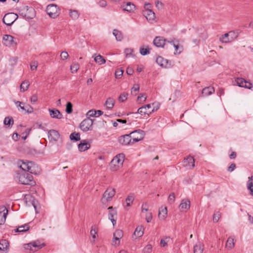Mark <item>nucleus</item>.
I'll return each instance as SVG.
<instances>
[{"label": "nucleus", "mask_w": 253, "mask_h": 253, "mask_svg": "<svg viewBox=\"0 0 253 253\" xmlns=\"http://www.w3.org/2000/svg\"><path fill=\"white\" fill-rule=\"evenodd\" d=\"M226 247L229 249H232L234 247V239L229 237L226 243Z\"/></svg>", "instance_id": "4c0bfd02"}, {"label": "nucleus", "mask_w": 253, "mask_h": 253, "mask_svg": "<svg viewBox=\"0 0 253 253\" xmlns=\"http://www.w3.org/2000/svg\"><path fill=\"white\" fill-rule=\"evenodd\" d=\"M123 73H124V71L123 70L118 69L115 72V74L116 78H120L122 76Z\"/></svg>", "instance_id": "6e6d98bb"}, {"label": "nucleus", "mask_w": 253, "mask_h": 253, "mask_svg": "<svg viewBox=\"0 0 253 253\" xmlns=\"http://www.w3.org/2000/svg\"><path fill=\"white\" fill-rule=\"evenodd\" d=\"M14 121L12 117H5L4 120V124L8 126V127L12 126L13 125Z\"/></svg>", "instance_id": "c9c22d12"}, {"label": "nucleus", "mask_w": 253, "mask_h": 253, "mask_svg": "<svg viewBox=\"0 0 253 253\" xmlns=\"http://www.w3.org/2000/svg\"><path fill=\"white\" fill-rule=\"evenodd\" d=\"M184 163H186V166L194 168L195 166V160L192 156H188L186 159H184Z\"/></svg>", "instance_id": "c85d7f7f"}, {"label": "nucleus", "mask_w": 253, "mask_h": 253, "mask_svg": "<svg viewBox=\"0 0 253 253\" xmlns=\"http://www.w3.org/2000/svg\"><path fill=\"white\" fill-rule=\"evenodd\" d=\"M236 168V165L234 163H232L228 168V171L229 172L233 171Z\"/></svg>", "instance_id": "774afa93"}, {"label": "nucleus", "mask_w": 253, "mask_h": 253, "mask_svg": "<svg viewBox=\"0 0 253 253\" xmlns=\"http://www.w3.org/2000/svg\"><path fill=\"white\" fill-rule=\"evenodd\" d=\"M221 217V213L219 211H217L213 214V221L214 222H217Z\"/></svg>", "instance_id": "8fccbe9b"}, {"label": "nucleus", "mask_w": 253, "mask_h": 253, "mask_svg": "<svg viewBox=\"0 0 253 253\" xmlns=\"http://www.w3.org/2000/svg\"><path fill=\"white\" fill-rule=\"evenodd\" d=\"M109 211L108 218L111 221L113 226L116 224V218L117 216V211L113 208V207H109L108 208Z\"/></svg>", "instance_id": "ddd939ff"}, {"label": "nucleus", "mask_w": 253, "mask_h": 253, "mask_svg": "<svg viewBox=\"0 0 253 253\" xmlns=\"http://www.w3.org/2000/svg\"><path fill=\"white\" fill-rule=\"evenodd\" d=\"M113 35L115 36L116 39L118 41H121L123 40V37L121 31L114 29L113 31Z\"/></svg>", "instance_id": "72a5a7b5"}, {"label": "nucleus", "mask_w": 253, "mask_h": 253, "mask_svg": "<svg viewBox=\"0 0 253 253\" xmlns=\"http://www.w3.org/2000/svg\"><path fill=\"white\" fill-rule=\"evenodd\" d=\"M8 246V242L6 240H1L0 241V250L4 251L6 250Z\"/></svg>", "instance_id": "e433bc0d"}, {"label": "nucleus", "mask_w": 253, "mask_h": 253, "mask_svg": "<svg viewBox=\"0 0 253 253\" xmlns=\"http://www.w3.org/2000/svg\"><path fill=\"white\" fill-rule=\"evenodd\" d=\"M113 236L118 237V238H122L123 236V232L121 230H117L113 234Z\"/></svg>", "instance_id": "3c124183"}, {"label": "nucleus", "mask_w": 253, "mask_h": 253, "mask_svg": "<svg viewBox=\"0 0 253 253\" xmlns=\"http://www.w3.org/2000/svg\"><path fill=\"white\" fill-rule=\"evenodd\" d=\"M115 189L114 188L109 187L107 189L103 194L102 198V201L103 203L106 199L107 201H110L115 194Z\"/></svg>", "instance_id": "f8f14e48"}, {"label": "nucleus", "mask_w": 253, "mask_h": 253, "mask_svg": "<svg viewBox=\"0 0 253 253\" xmlns=\"http://www.w3.org/2000/svg\"><path fill=\"white\" fill-rule=\"evenodd\" d=\"M95 115H96V113H95V111L92 110H89L87 113V115L90 117H95Z\"/></svg>", "instance_id": "338daca9"}, {"label": "nucleus", "mask_w": 253, "mask_h": 253, "mask_svg": "<svg viewBox=\"0 0 253 253\" xmlns=\"http://www.w3.org/2000/svg\"><path fill=\"white\" fill-rule=\"evenodd\" d=\"M97 230L95 229V228H93V227L92 226L91 227L90 233V235L93 239H95L96 238V234H97Z\"/></svg>", "instance_id": "bf43d9fd"}, {"label": "nucleus", "mask_w": 253, "mask_h": 253, "mask_svg": "<svg viewBox=\"0 0 253 253\" xmlns=\"http://www.w3.org/2000/svg\"><path fill=\"white\" fill-rule=\"evenodd\" d=\"M139 90V86L138 84H135L131 88V93H133V92H135L134 95H136L137 94V92H138Z\"/></svg>", "instance_id": "5fc2aeb1"}, {"label": "nucleus", "mask_w": 253, "mask_h": 253, "mask_svg": "<svg viewBox=\"0 0 253 253\" xmlns=\"http://www.w3.org/2000/svg\"><path fill=\"white\" fill-rule=\"evenodd\" d=\"M214 92V87L211 86L205 87L202 91V94L203 96H206L211 95Z\"/></svg>", "instance_id": "5701e85b"}, {"label": "nucleus", "mask_w": 253, "mask_h": 253, "mask_svg": "<svg viewBox=\"0 0 253 253\" xmlns=\"http://www.w3.org/2000/svg\"><path fill=\"white\" fill-rule=\"evenodd\" d=\"M156 6L159 9H161L164 7V4L160 1L157 0L156 3Z\"/></svg>", "instance_id": "0e129e2a"}, {"label": "nucleus", "mask_w": 253, "mask_h": 253, "mask_svg": "<svg viewBox=\"0 0 253 253\" xmlns=\"http://www.w3.org/2000/svg\"><path fill=\"white\" fill-rule=\"evenodd\" d=\"M118 141L122 145H127L132 144L131 136L130 134H127L119 137Z\"/></svg>", "instance_id": "9d476101"}, {"label": "nucleus", "mask_w": 253, "mask_h": 253, "mask_svg": "<svg viewBox=\"0 0 253 253\" xmlns=\"http://www.w3.org/2000/svg\"><path fill=\"white\" fill-rule=\"evenodd\" d=\"M24 111L27 113H32L33 112V108L31 107V105L29 104L25 105Z\"/></svg>", "instance_id": "864d4df0"}, {"label": "nucleus", "mask_w": 253, "mask_h": 253, "mask_svg": "<svg viewBox=\"0 0 253 253\" xmlns=\"http://www.w3.org/2000/svg\"><path fill=\"white\" fill-rule=\"evenodd\" d=\"M144 227L142 225H139L137 226L133 233V235L137 237H141L144 234Z\"/></svg>", "instance_id": "393cba45"}, {"label": "nucleus", "mask_w": 253, "mask_h": 253, "mask_svg": "<svg viewBox=\"0 0 253 253\" xmlns=\"http://www.w3.org/2000/svg\"><path fill=\"white\" fill-rule=\"evenodd\" d=\"M50 116L53 118L60 119L62 118V114L57 109H49Z\"/></svg>", "instance_id": "412c9836"}, {"label": "nucleus", "mask_w": 253, "mask_h": 253, "mask_svg": "<svg viewBox=\"0 0 253 253\" xmlns=\"http://www.w3.org/2000/svg\"><path fill=\"white\" fill-rule=\"evenodd\" d=\"M133 52V50L130 48H126L125 50L126 57L130 56Z\"/></svg>", "instance_id": "052dcab7"}, {"label": "nucleus", "mask_w": 253, "mask_h": 253, "mask_svg": "<svg viewBox=\"0 0 253 253\" xmlns=\"http://www.w3.org/2000/svg\"><path fill=\"white\" fill-rule=\"evenodd\" d=\"M169 240V237H165L161 240L160 244L162 247H165L167 246V243Z\"/></svg>", "instance_id": "de8ad7c7"}, {"label": "nucleus", "mask_w": 253, "mask_h": 253, "mask_svg": "<svg viewBox=\"0 0 253 253\" xmlns=\"http://www.w3.org/2000/svg\"><path fill=\"white\" fill-rule=\"evenodd\" d=\"M157 63L162 67L166 68L168 64V61L163 57L159 56L156 59Z\"/></svg>", "instance_id": "b1692460"}, {"label": "nucleus", "mask_w": 253, "mask_h": 253, "mask_svg": "<svg viewBox=\"0 0 253 253\" xmlns=\"http://www.w3.org/2000/svg\"><path fill=\"white\" fill-rule=\"evenodd\" d=\"M38 65V62L34 61L30 65L31 69L32 71L36 70Z\"/></svg>", "instance_id": "680f3d73"}, {"label": "nucleus", "mask_w": 253, "mask_h": 253, "mask_svg": "<svg viewBox=\"0 0 253 253\" xmlns=\"http://www.w3.org/2000/svg\"><path fill=\"white\" fill-rule=\"evenodd\" d=\"M46 11L50 17L55 18L60 14V9L56 4H50L47 6Z\"/></svg>", "instance_id": "39448f33"}, {"label": "nucleus", "mask_w": 253, "mask_h": 253, "mask_svg": "<svg viewBox=\"0 0 253 253\" xmlns=\"http://www.w3.org/2000/svg\"><path fill=\"white\" fill-rule=\"evenodd\" d=\"M90 147V143L86 142V140H82L78 145V149L80 152L85 151L88 150Z\"/></svg>", "instance_id": "a211bd4d"}, {"label": "nucleus", "mask_w": 253, "mask_h": 253, "mask_svg": "<svg viewBox=\"0 0 253 253\" xmlns=\"http://www.w3.org/2000/svg\"><path fill=\"white\" fill-rule=\"evenodd\" d=\"M127 96L128 93L124 92L120 94V96L118 97V101L120 102H124L127 99Z\"/></svg>", "instance_id": "79ce46f5"}, {"label": "nucleus", "mask_w": 253, "mask_h": 253, "mask_svg": "<svg viewBox=\"0 0 253 253\" xmlns=\"http://www.w3.org/2000/svg\"><path fill=\"white\" fill-rule=\"evenodd\" d=\"M60 57L63 60H66L69 57V54L66 51H62L61 53Z\"/></svg>", "instance_id": "4d7b16f0"}, {"label": "nucleus", "mask_w": 253, "mask_h": 253, "mask_svg": "<svg viewBox=\"0 0 253 253\" xmlns=\"http://www.w3.org/2000/svg\"><path fill=\"white\" fill-rule=\"evenodd\" d=\"M176 44H173V46L175 48L174 54H179L182 52V47H179L178 41H176Z\"/></svg>", "instance_id": "37998d69"}, {"label": "nucleus", "mask_w": 253, "mask_h": 253, "mask_svg": "<svg viewBox=\"0 0 253 253\" xmlns=\"http://www.w3.org/2000/svg\"><path fill=\"white\" fill-rule=\"evenodd\" d=\"M113 237H114V240L113 241L112 244L114 245H119L120 244V238H118V237H116V236H113Z\"/></svg>", "instance_id": "69168bd1"}, {"label": "nucleus", "mask_w": 253, "mask_h": 253, "mask_svg": "<svg viewBox=\"0 0 253 253\" xmlns=\"http://www.w3.org/2000/svg\"><path fill=\"white\" fill-rule=\"evenodd\" d=\"M152 247L151 245H147L143 250V253H150L152 251Z\"/></svg>", "instance_id": "603ef678"}, {"label": "nucleus", "mask_w": 253, "mask_h": 253, "mask_svg": "<svg viewBox=\"0 0 253 253\" xmlns=\"http://www.w3.org/2000/svg\"><path fill=\"white\" fill-rule=\"evenodd\" d=\"M190 207V202L189 200L183 199L182 200L181 204L179 206V208L182 211H186L189 209Z\"/></svg>", "instance_id": "6ab92c4d"}, {"label": "nucleus", "mask_w": 253, "mask_h": 253, "mask_svg": "<svg viewBox=\"0 0 253 253\" xmlns=\"http://www.w3.org/2000/svg\"><path fill=\"white\" fill-rule=\"evenodd\" d=\"M94 61L99 65L104 64L106 61L105 59L103 57V56H102L100 55H98L97 56H96L94 58Z\"/></svg>", "instance_id": "ea45409f"}, {"label": "nucleus", "mask_w": 253, "mask_h": 253, "mask_svg": "<svg viewBox=\"0 0 253 253\" xmlns=\"http://www.w3.org/2000/svg\"><path fill=\"white\" fill-rule=\"evenodd\" d=\"M235 82L239 86L242 87H244L245 84L247 83V81L242 78H237Z\"/></svg>", "instance_id": "f704fd0d"}, {"label": "nucleus", "mask_w": 253, "mask_h": 253, "mask_svg": "<svg viewBox=\"0 0 253 253\" xmlns=\"http://www.w3.org/2000/svg\"><path fill=\"white\" fill-rule=\"evenodd\" d=\"M18 180L22 184L33 185L35 183V181H33V176L27 172H23L22 173L19 174Z\"/></svg>", "instance_id": "7ed1b4c3"}, {"label": "nucleus", "mask_w": 253, "mask_h": 253, "mask_svg": "<svg viewBox=\"0 0 253 253\" xmlns=\"http://www.w3.org/2000/svg\"><path fill=\"white\" fill-rule=\"evenodd\" d=\"M79 64L77 62L73 63L71 66L70 69L72 73H76L79 69Z\"/></svg>", "instance_id": "a19ab883"}, {"label": "nucleus", "mask_w": 253, "mask_h": 253, "mask_svg": "<svg viewBox=\"0 0 253 253\" xmlns=\"http://www.w3.org/2000/svg\"><path fill=\"white\" fill-rule=\"evenodd\" d=\"M167 40L162 37H156L153 40V44L158 47H164Z\"/></svg>", "instance_id": "f3484780"}, {"label": "nucleus", "mask_w": 253, "mask_h": 253, "mask_svg": "<svg viewBox=\"0 0 253 253\" xmlns=\"http://www.w3.org/2000/svg\"><path fill=\"white\" fill-rule=\"evenodd\" d=\"M45 245L44 243L42 244L39 241L37 240L25 244L24 245V248L26 250H29L30 253H34L44 247Z\"/></svg>", "instance_id": "20e7f679"}, {"label": "nucleus", "mask_w": 253, "mask_h": 253, "mask_svg": "<svg viewBox=\"0 0 253 253\" xmlns=\"http://www.w3.org/2000/svg\"><path fill=\"white\" fill-rule=\"evenodd\" d=\"M143 97H144V101H145V100H146V98H147L146 94L140 93L137 97V101L140 102L141 101V99H142Z\"/></svg>", "instance_id": "e2e57ef3"}, {"label": "nucleus", "mask_w": 253, "mask_h": 253, "mask_svg": "<svg viewBox=\"0 0 253 253\" xmlns=\"http://www.w3.org/2000/svg\"><path fill=\"white\" fill-rule=\"evenodd\" d=\"M143 14L146 19L150 22L154 21L156 18L155 13L151 9H146L143 11Z\"/></svg>", "instance_id": "dca6fc26"}, {"label": "nucleus", "mask_w": 253, "mask_h": 253, "mask_svg": "<svg viewBox=\"0 0 253 253\" xmlns=\"http://www.w3.org/2000/svg\"><path fill=\"white\" fill-rule=\"evenodd\" d=\"M20 168L24 171V172L28 171L31 174H37L35 169V165L32 162H23L22 165L20 166Z\"/></svg>", "instance_id": "6e6552de"}, {"label": "nucleus", "mask_w": 253, "mask_h": 253, "mask_svg": "<svg viewBox=\"0 0 253 253\" xmlns=\"http://www.w3.org/2000/svg\"><path fill=\"white\" fill-rule=\"evenodd\" d=\"M151 108V104H148L145 106H142L140 107L136 112H130L127 114V115L131 114H139L141 115L147 114L148 115L149 114V111H147V109H150Z\"/></svg>", "instance_id": "4468645a"}, {"label": "nucleus", "mask_w": 253, "mask_h": 253, "mask_svg": "<svg viewBox=\"0 0 253 253\" xmlns=\"http://www.w3.org/2000/svg\"><path fill=\"white\" fill-rule=\"evenodd\" d=\"M94 120L89 118L84 119L80 124V127L84 132L92 130V126Z\"/></svg>", "instance_id": "0eeeda50"}, {"label": "nucleus", "mask_w": 253, "mask_h": 253, "mask_svg": "<svg viewBox=\"0 0 253 253\" xmlns=\"http://www.w3.org/2000/svg\"><path fill=\"white\" fill-rule=\"evenodd\" d=\"M70 139L71 140L74 141H78L80 140V134L79 132H73L70 135Z\"/></svg>", "instance_id": "473e14b6"}, {"label": "nucleus", "mask_w": 253, "mask_h": 253, "mask_svg": "<svg viewBox=\"0 0 253 253\" xmlns=\"http://www.w3.org/2000/svg\"><path fill=\"white\" fill-rule=\"evenodd\" d=\"M122 7L124 11L129 13L133 12L135 9V5L130 2H128L126 4L123 5Z\"/></svg>", "instance_id": "aec40b11"}, {"label": "nucleus", "mask_w": 253, "mask_h": 253, "mask_svg": "<svg viewBox=\"0 0 253 253\" xmlns=\"http://www.w3.org/2000/svg\"><path fill=\"white\" fill-rule=\"evenodd\" d=\"M29 84L28 81H25L22 83L20 85L21 91L24 92L26 91L29 87Z\"/></svg>", "instance_id": "58836bf2"}, {"label": "nucleus", "mask_w": 253, "mask_h": 253, "mask_svg": "<svg viewBox=\"0 0 253 253\" xmlns=\"http://www.w3.org/2000/svg\"><path fill=\"white\" fill-rule=\"evenodd\" d=\"M30 226L29 224H25L24 225L19 226L16 229L14 230L15 232H24L29 230Z\"/></svg>", "instance_id": "2f4dec72"}, {"label": "nucleus", "mask_w": 253, "mask_h": 253, "mask_svg": "<svg viewBox=\"0 0 253 253\" xmlns=\"http://www.w3.org/2000/svg\"><path fill=\"white\" fill-rule=\"evenodd\" d=\"M134 200V198L132 195H128L126 199V206L129 207L130 204L133 202Z\"/></svg>", "instance_id": "49530a36"}, {"label": "nucleus", "mask_w": 253, "mask_h": 253, "mask_svg": "<svg viewBox=\"0 0 253 253\" xmlns=\"http://www.w3.org/2000/svg\"><path fill=\"white\" fill-rule=\"evenodd\" d=\"M125 159V155L121 153L116 155L111 161L110 164V169L112 171H116L120 167H121L124 163Z\"/></svg>", "instance_id": "f257e3e1"}, {"label": "nucleus", "mask_w": 253, "mask_h": 253, "mask_svg": "<svg viewBox=\"0 0 253 253\" xmlns=\"http://www.w3.org/2000/svg\"><path fill=\"white\" fill-rule=\"evenodd\" d=\"M19 14L20 16L27 19H32L35 16V11L32 7L28 6H23L20 8Z\"/></svg>", "instance_id": "f03ea898"}, {"label": "nucleus", "mask_w": 253, "mask_h": 253, "mask_svg": "<svg viewBox=\"0 0 253 253\" xmlns=\"http://www.w3.org/2000/svg\"><path fill=\"white\" fill-rule=\"evenodd\" d=\"M18 15L14 13H8L5 14L2 19V22L7 26H11L17 19Z\"/></svg>", "instance_id": "1a4fd4ad"}, {"label": "nucleus", "mask_w": 253, "mask_h": 253, "mask_svg": "<svg viewBox=\"0 0 253 253\" xmlns=\"http://www.w3.org/2000/svg\"><path fill=\"white\" fill-rule=\"evenodd\" d=\"M115 100L111 97H109L107 99L104 106L106 107L107 110H111L114 106Z\"/></svg>", "instance_id": "4be33fe9"}, {"label": "nucleus", "mask_w": 253, "mask_h": 253, "mask_svg": "<svg viewBox=\"0 0 253 253\" xmlns=\"http://www.w3.org/2000/svg\"><path fill=\"white\" fill-rule=\"evenodd\" d=\"M73 105L71 102H68L66 105V112L67 114H71L73 112Z\"/></svg>", "instance_id": "a18cd8bd"}, {"label": "nucleus", "mask_w": 253, "mask_h": 253, "mask_svg": "<svg viewBox=\"0 0 253 253\" xmlns=\"http://www.w3.org/2000/svg\"><path fill=\"white\" fill-rule=\"evenodd\" d=\"M48 137L49 141H57L60 137V134L58 131L51 129L48 132Z\"/></svg>", "instance_id": "2eb2a0df"}, {"label": "nucleus", "mask_w": 253, "mask_h": 253, "mask_svg": "<svg viewBox=\"0 0 253 253\" xmlns=\"http://www.w3.org/2000/svg\"><path fill=\"white\" fill-rule=\"evenodd\" d=\"M129 134H131L133 144L142 140L145 135L144 131L141 129L135 130Z\"/></svg>", "instance_id": "423d86ee"}, {"label": "nucleus", "mask_w": 253, "mask_h": 253, "mask_svg": "<svg viewBox=\"0 0 253 253\" xmlns=\"http://www.w3.org/2000/svg\"><path fill=\"white\" fill-rule=\"evenodd\" d=\"M7 213L8 210L5 208L3 211H0V225L5 223Z\"/></svg>", "instance_id": "a878e982"}, {"label": "nucleus", "mask_w": 253, "mask_h": 253, "mask_svg": "<svg viewBox=\"0 0 253 253\" xmlns=\"http://www.w3.org/2000/svg\"><path fill=\"white\" fill-rule=\"evenodd\" d=\"M70 15L73 19H77L79 16L78 11L76 10H70Z\"/></svg>", "instance_id": "c03bdc74"}, {"label": "nucleus", "mask_w": 253, "mask_h": 253, "mask_svg": "<svg viewBox=\"0 0 253 253\" xmlns=\"http://www.w3.org/2000/svg\"><path fill=\"white\" fill-rule=\"evenodd\" d=\"M150 48L148 47L147 48H144V47H141L140 48V53L143 55H146L150 53Z\"/></svg>", "instance_id": "09e8293b"}, {"label": "nucleus", "mask_w": 253, "mask_h": 253, "mask_svg": "<svg viewBox=\"0 0 253 253\" xmlns=\"http://www.w3.org/2000/svg\"><path fill=\"white\" fill-rule=\"evenodd\" d=\"M168 200L170 204H172L174 203L175 201V196L174 193H171L169 194L168 198Z\"/></svg>", "instance_id": "13d9d810"}, {"label": "nucleus", "mask_w": 253, "mask_h": 253, "mask_svg": "<svg viewBox=\"0 0 253 253\" xmlns=\"http://www.w3.org/2000/svg\"><path fill=\"white\" fill-rule=\"evenodd\" d=\"M3 43L7 46H14L17 44L14 38L11 35H5L3 37Z\"/></svg>", "instance_id": "9b49d317"}, {"label": "nucleus", "mask_w": 253, "mask_h": 253, "mask_svg": "<svg viewBox=\"0 0 253 253\" xmlns=\"http://www.w3.org/2000/svg\"><path fill=\"white\" fill-rule=\"evenodd\" d=\"M204 246L203 243L198 242L194 247V253H203Z\"/></svg>", "instance_id": "cd10ccee"}, {"label": "nucleus", "mask_w": 253, "mask_h": 253, "mask_svg": "<svg viewBox=\"0 0 253 253\" xmlns=\"http://www.w3.org/2000/svg\"><path fill=\"white\" fill-rule=\"evenodd\" d=\"M219 41L222 43H228L233 41V38L232 37L230 38L229 34L225 33L220 36Z\"/></svg>", "instance_id": "bb28decb"}, {"label": "nucleus", "mask_w": 253, "mask_h": 253, "mask_svg": "<svg viewBox=\"0 0 253 253\" xmlns=\"http://www.w3.org/2000/svg\"><path fill=\"white\" fill-rule=\"evenodd\" d=\"M167 215V209L166 207L163 208L162 207L159 210V217L160 219L164 220Z\"/></svg>", "instance_id": "c756f323"}, {"label": "nucleus", "mask_w": 253, "mask_h": 253, "mask_svg": "<svg viewBox=\"0 0 253 253\" xmlns=\"http://www.w3.org/2000/svg\"><path fill=\"white\" fill-rule=\"evenodd\" d=\"M249 179L247 183L248 189L250 191V194L253 196V175L249 177Z\"/></svg>", "instance_id": "7c9ffc66"}]
</instances>
